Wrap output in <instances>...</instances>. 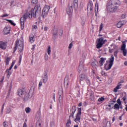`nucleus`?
<instances>
[{
    "label": "nucleus",
    "mask_w": 127,
    "mask_h": 127,
    "mask_svg": "<svg viewBox=\"0 0 127 127\" xmlns=\"http://www.w3.org/2000/svg\"><path fill=\"white\" fill-rule=\"evenodd\" d=\"M121 4L120 0H110L108 1L106 8L108 12L110 13H114L115 11H117V9L118 8L119 4Z\"/></svg>",
    "instance_id": "nucleus-1"
},
{
    "label": "nucleus",
    "mask_w": 127,
    "mask_h": 127,
    "mask_svg": "<svg viewBox=\"0 0 127 127\" xmlns=\"http://www.w3.org/2000/svg\"><path fill=\"white\" fill-rule=\"evenodd\" d=\"M36 6L35 7V8L32 9L29 13H25L22 17L20 18V23H21V29L23 30L24 29V21H26V19L28 18L30 19L32 17V15L33 17H36V12L37 10L35 9Z\"/></svg>",
    "instance_id": "nucleus-2"
},
{
    "label": "nucleus",
    "mask_w": 127,
    "mask_h": 127,
    "mask_svg": "<svg viewBox=\"0 0 127 127\" xmlns=\"http://www.w3.org/2000/svg\"><path fill=\"white\" fill-rule=\"evenodd\" d=\"M17 94L20 97H22L23 100L25 101V102H26L29 98V95H28V93L25 92V91H22L21 89H18L17 90Z\"/></svg>",
    "instance_id": "nucleus-3"
},
{
    "label": "nucleus",
    "mask_w": 127,
    "mask_h": 127,
    "mask_svg": "<svg viewBox=\"0 0 127 127\" xmlns=\"http://www.w3.org/2000/svg\"><path fill=\"white\" fill-rule=\"evenodd\" d=\"M109 48V53H113L114 50H116L114 52V56L117 58V57H118V54L119 53V48H118V46H116L115 44H112Z\"/></svg>",
    "instance_id": "nucleus-4"
},
{
    "label": "nucleus",
    "mask_w": 127,
    "mask_h": 127,
    "mask_svg": "<svg viewBox=\"0 0 127 127\" xmlns=\"http://www.w3.org/2000/svg\"><path fill=\"white\" fill-rule=\"evenodd\" d=\"M17 47L20 52H21V51L23 50V40L17 39L16 42V46L14 47L15 51L16 50Z\"/></svg>",
    "instance_id": "nucleus-5"
},
{
    "label": "nucleus",
    "mask_w": 127,
    "mask_h": 127,
    "mask_svg": "<svg viewBox=\"0 0 127 127\" xmlns=\"http://www.w3.org/2000/svg\"><path fill=\"white\" fill-rule=\"evenodd\" d=\"M107 40L104 39V38H98L97 39V44L96 45V48L100 49V48L103 47V45L107 42Z\"/></svg>",
    "instance_id": "nucleus-6"
},
{
    "label": "nucleus",
    "mask_w": 127,
    "mask_h": 127,
    "mask_svg": "<svg viewBox=\"0 0 127 127\" xmlns=\"http://www.w3.org/2000/svg\"><path fill=\"white\" fill-rule=\"evenodd\" d=\"M82 115V109L81 108H77V113L75 115V119L74 122L75 123H80L81 120V115Z\"/></svg>",
    "instance_id": "nucleus-7"
},
{
    "label": "nucleus",
    "mask_w": 127,
    "mask_h": 127,
    "mask_svg": "<svg viewBox=\"0 0 127 127\" xmlns=\"http://www.w3.org/2000/svg\"><path fill=\"white\" fill-rule=\"evenodd\" d=\"M73 9H74V2H69L66 9L67 14H71V13L73 12Z\"/></svg>",
    "instance_id": "nucleus-8"
},
{
    "label": "nucleus",
    "mask_w": 127,
    "mask_h": 127,
    "mask_svg": "<svg viewBox=\"0 0 127 127\" xmlns=\"http://www.w3.org/2000/svg\"><path fill=\"white\" fill-rule=\"evenodd\" d=\"M49 9H50V6L49 5H46L44 7L42 13V16L43 18L46 17L48 15V11H49Z\"/></svg>",
    "instance_id": "nucleus-9"
},
{
    "label": "nucleus",
    "mask_w": 127,
    "mask_h": 127,
    "mask_svg": "<svg viewBox=\"0 0 127 127\" xmlns=\"http://www.w3.org/2000/svg\"><path fill=\"white\" fill-rule=\"evenodd\" d=\"M80 78V83L82 84V82L83 81H85L87 84V85H90L91 83L90 82V79L88 78L85 75V74H81Z\"/></svg>",
    "instance_id": "nucleus-10"
},
{
    "label": "nucleus",
    "mask_w": 127,
    "mask_h": 127,
    "mask_svg": "<svg viewBox=\"0 0 127 127\" xmlns=\"http://www.w3.org/2000/svg\"><path fill=\"white\" fill-rule=\"evenodd\" d=\"M109 64L108 65V67H107L106 68V70L108 71V70H110L112 68V66L113 65H114V61H115V57H114V56H111V58L109 59Z\"/></svg>",
    "instance_id": "nucleus-11"
},
{
    "label": "nucleus",
    "mask_w": 127,
    "mask_h": 127,
    "mask_svg": "<svg viewBox=\"0 0 127 127\" xmlns=\"http://www.w3.org/2000/svg\"><path fill=\"white\" fill-rule=\"evenodd\" d=\"M126 47H127V45H126V43L124 42L123 43V45L121 46V50L123 51V54L124 56H127V50L126 49Z\"/></svg>",
    "instance_id": "nucleus-12"
},
{
    "label": "nucleus",
    "mask_w": 127,
    "mask_h": 127,
    "mask_svg": "<svg viewBox=\"0 0 127 127\" xmlns=\"http://www.w3.org/2000/svg\"><path fill=\"white\" fill-rule=\"evenodd\" d=\"M59 95L60 96L59 97V102L60 104L61 105H62L63 104V90H60L59 91Z\"/></svg>",
    "instance_id": "nucleus-13"
},
{
    "label": "nucleus",
    "mask_w": 127,
    "mask_h": 127,
    "mask_svg": "<svg viewBox=\"0 0 127 127\" xmlns=\"http://www.w3.org/2000/svg\"><path fill=\"white\" fill-rule=\"evenodd\" d=\"M76 111H77V108L76 107V106H72L70 109L71 113H70V116H69V118L72 117V118L74 119V115L76 112Z\"/></svg>",
    "instance_id": "nucleus-14"
},
{
    "label": "nucleus",
    "mask_w": 127,
    "mask_h": 127,
    "mask_svg": "<svg viewBox=\"0 0 127 127\" xmlns=\"http://www.w3.org/2000/svg\"><path fill=\"white\" fill-rule=\"evenodd\" d=\"M42 80L44 84H45L47 82V81L48 80V75H47V73L45 72L43 74Z\"/></svg>",
    "instance_id": "nucleus-15"
},
{
    "label": "nucleus",
    "mask_w": 127,
    "mask_h": 127,
    "mask_svg": "<svg viewBox=\"0 0 127 127\" xmlns=\"http://www.w3.org/2000/svg\"><path fill=\"white\" fill-rule=\"evenodd\" d=\"M68 85H69V76H65L64 80V86L66 87V88H68Z\"/></svg>",
    "instance_id": "nucleus-16"
},
{
    "label": "nucleus",
    "mask_w": 127,
    "mask_h": 127,
    "mask_svg": "<svg viewBox=\"0 0 127 127\" xmlns=\"http://www.w3.org/2000/svg\"><path fill=\"white\" fill-rule=\"evenodd\" d=\"M0 48L1 49H2L3 50L6 49V43H5V42L0 41Z\"/></svg>",
    "instance_id": "nucleus-17"
},
{
    "label": "nucleus",
    "mask_w": 127,
    "mask_h": 127,
    "mask_svg": "<svg viewBox=\"0 0 127 127\" xmlns=\"http://www.w3.org/2000/svg\"><path fill=\"white\" fill-rule=\"evenodd\" d=\"M114 108V102H111L108 104V106L107 107V110L108 111H111V110Z\"/></svg>",
    "instance_id": "nucleus-18"
},
{
    "label": "nucleus",
    "mask_w": 127,
    "mask_h": 127,
    "mask_svg": "<svg viewBox=\"0 0 127 127\" xmlns=\"http://www.w3.org/2000/svg\"><path fill=\"white\" fill-rule=\"evenodd\" d=\"M94 8V5L93 4V2H89L88 4L87 9H89V10H93Z\"/></svg>",
    "instance_id": "nucleus-19"
},
{
    "label": "nucleus",
    "mask_w": 127,
    "mask_h": 127,
    "mask_svg": "<svg viewBox=\"0 0 127 127\" xmlns=\"http://www.w3.org/2000/svg\"><path fill=\"white\" fill-rule=\"evenodd\" d=\"M107 60V58H100V60L99 61V63L100 64V66H103L104 63H105V61Z\"/></svg>",
    "instance_id": "nucleus-20"
},
{
    "label": "nucleus",
    "mask_w": 127,
    "mask_h": 127,
    "mask_svg": "<svg viewBox=\"0 0 127 127\" xmlns=\"http://www.w3.org/2000/svg\"><path fill=\"white\" fill-rule=\"evenodd\" d=\"M9 31H10V28L9 27H5L4 28L3 32L5 34H8V33H9Z\"/></svg>",
    "instance_id": "nucleus-21"
},
{
    "label": "nucleus",
    "mask_w": 127,
    "mask_h": 127,
    "mask_svg": "<svg viewBox=\"0 0 127 127\" xmlns=\"http://www.w3.org/2000/svg\"><path fill=\"white\" fill-rule=\"evenodd\" d=\"M97 64H98V62H97L96 60H94L91 63V66H92L93 68H97Z\"/></svg>",
    "instance_id": "nucleus-22"
},
{
    "label": "nucleus",
    "mask_w": 127,
    "mask_h": 127,
    "mask_svg": "<svg viewBox=\"0 0 127 127\" xmlns=\"http://www.w3.org/2000/svg\"><path fill=\"white\" fill-rule=\"evenodd\" d=\"M78 71L79 73H81L82 71H84V65H83V64H80L79 66L78 67Z\"/></svg>",
    "instance_id": "nucleus-23"
},
{
    "label": "nucleus",
    "mask_w": 127,
    "mask_h": 127,
    "mask_svg": "<svg viewBox=\"0 0 127 127\" xmlns=\"http://www.w3.org/2000/svg\"><path fill=\"white\" fill-rule=\"evenodd\" d=\"M29 40L31 43H33V42L35 41V38H34V36H33V35H31L29 37Z\"/></svg>",
    "instance_id": "nucleus-24"
},
{
    "label": "nucleus",
    "mask_w": 127,
    "mask_h": 127,
    "mask_svg": "<svg viewBox=\"0 0 127 127\" xmlns=\"http://www.w3.org/2000/svg\"><path fill=\"white\" fill-rule=\"evenodd\" d=\"M124 22L123 21H121L120 22H119L117 23V27L118 28H121V27H122V26H123V25H124Z\"/></svg>",
    "instance_id": "nucleus-25"
},
{
    "label": "nucleus",
    "mask_w": 127,
    "mask_h": 127,
    "mask_svg": "<svg viewBox=\"0 0 127 127\" xmlns=\"http://www.w3.org/2000/svg\"><path fill=\"white\" fill-rule=\"evenodd\" d=\"M121 86H122L121 84L119 83V84L114 88V92H118V90H120L121 89Z\"/></svg>",
    "instance_id": "nucleus-26"
},
{
    "label": "nucleus",
    "mask_w": 127,
    "mask_h": 127,
    "mask_svg": "<svg viewBox=\"0 0 127 127\" xmlns=\"http://www.w3.org/2000/svg\"><path fill=\"white\" fill-rule=\"evenodd\" d=\"M57 33H58V29H57V28L54 29L53 30V36H54V37H55V36H56V35H57Z\"/></svg>",
    "instance_id": "nucleus-27"
},
{
    "label": "nucleus",
    "mask_w": 127,
    "mask_h": 127,
    "mask_svg": "<svg viewBox=\"0 0 127 127\" xmlns=\"http://www.w3.org/2000/svg\"><path fill=\"white\" fill-rule=\"evenodd\" d=\"M114 110H118V111H120V105L116 103L114 106Z\"/></svg>",
    "instance_id": "nucleus-28"
},
{
    "label": "nucleus",
    "mask_w": 127,
    "mask_h": 127,
    "mask_svg": "<svg viewBox=\"0 0 127 127\" xmlns=\"http://www.w3.org/2000/svg\"><path fill=\"white\" fill-rule=\"evenodd\" d=\"M14 64H15V62L13 61L12 62V64H11V66H10V67L9 68V69L6 70V72H7V71H10V70H11V69H12V67H13V66L14 65Z\"/></svg>",
    "instance_id": "nucleus-29"
},
{
    "label": "nucleus",
    "mask_w": 127,
    "mask_h": 127,
    "mask_svg": "<svg viewBox=\"0 0 127 127\" xmlns=\"http://www.w3.org/2000/svg\"><path fill=\"white\" fill-rule=\"evenodd\" d=\"M5 20L6 21H8V22L9 23H10V24H11L13 26H15V25H16V24H15V23H13V21L11 20L6 19Z\"/></svg>",
    "instance_id": "nucleus-30"
},
{
    "label": "nucleus",
    "mask_w": 127,
    "mask_h": 127,
    "mask_svg": "<svg viewBox=\"0 0 127 127\" xmlns=\"http://www.w3.org/2000/svg\"><path fill=\"white\" fill-rule=\"evenodd\" d=\"M98 10H99V4L98 3H96L95 7V12H98Z\"/></svg>",
    "instance_id": "nucleus-31"
},
{
    "label": "nucleus",
    "mask_w": 127,
    "mask_h": 127,
    "mask_svg": "<svg viewBox=\"0 0 127 127\" xmlns=\"http://www.w3.org/2000/svg\"><path fill=\"white\" fill-rule=\"evenodd\" d=\"M47 52L48 55H50V54H51V47L50 46L48 47Z\"/></svg>",
    "instance_id": "nucleus-32"
},
{
    "label": "nucleus",
    "mask_w": 127,
    "mask_h": 127,
    "mask_svg": "<svg viewBox=\"0 0 127 127\" xmlns=\"http://www.w3.org/2000/svg\"><path fill=\"white\" fill-rule=\"evenodd\" d=\"M25 111L27 114H28L30 113V111H31V109H30V108L27 107L25 108Z\"/></svg>",
    "instance_id": "nucleus-33"
},
{
    "label": "nucleus",
    "mask_w": 127,
    "mask_h": 127,
    "mask_svg": "<svg viewBox=\"0 0 127 127\" xmlns=\"http://www.w3.org/2000/svg\"><path fill=\"white\" fill-rule=\"evenodd\" d=\"M103 101H105V98L104 97L99 98L98 100V102L99 103H102V102H103Z\"/></svg>",
    "instance_id": "nucleus-34"
},
{
    "label": "nucleus",
    "mask_w": 127,
    "mask_h": 127,
    "mask_svg": "<svg viewBox=\"0 0 127 127\" xmlns=\"http://www.w3.org/2000/svg\"><path fill=\"white\" fill-rule=\"evenodd\" d=\"M66 125V127H70V126H71V121L70 120H67V122Z\"/></svg>",
    "instance_id": "nucleus-35"
},
{
    "label": "nucleus",
    "mask_w": 127,
    "mask_h": 127,
    "mask_svg": "<svg viewBox=\"0 0 127 127\" xmlns=\"http://www.w3.org/2000/svg\"><path fill=\"white\" fill-rule=\"evenodd\" d=\"M85 21H86V19L85 18H83V19H81V24H82V25H84V24H85Z\"/></svg>",
    "instance_id": "nucleus-36"
},
{
    "label": "nucleus",
    "mask_w": 127,
    "mask_h": 127,
    "mask_svg": "<svg viewBox=\"0 0 127 127\" xmlns=\"http://www.w3.org/2000/svg\"><path fill=\"white\" fill-rule=\"evenodd\" d=\"M11 112V109L10 108H7V110L6 111V114H9Z\"/></svg>",
    "instance_id": "nucleus-37"
},
{
    "label": "nucleus",
    "mask_w": 127,
    "mask_h": 127,
    "mask_svg": "<svg viewBox=\"0 0 127 127\" xmlns=\"http://www.w3.org/2000/svg\"><path fill=\"white\" fill-rule=\"evenodd\" d=\"M44 60L46 61H47V60H48V55H47V54H46L45 56H44Z\"/></svg>",
    "instance_id": "nucleus-38"
},
{
    "label": "nucleus",
    "mask_w": 127,
    "mask_h": 127,
    "mask_svg": "<svg viewBox=\"0 0 127 127\" xmlns=\"http://www.w3.org/2000/svg\"><path fill=\"white\" fill-rule=\"evenodd\" d=\"M38 2V0H32V3H33L34 4H36Z\"/></svg>",
    "instance_id": "nucleus-39"
},
{
    "label": "nucleus",
    "mask_w": 127,
    "mask_h": 127,
    "mask_svg": "<svg viewBox=\"0 0 127 127\" xmlns=\"http://www.w3.org/2000/svg\"><path fill=\"white\" fill-rule=\"evenodd\" d=\"M7 16H8V14L5 13L0 16V17L3 18V17H7Z\"/></svg>",
    "instance_id": "nucleus-40"
},
{
    "label": "nucleus",
    "mask_w": 127,
    "mask_h": 127,
    "mask_svg": "<svg viewBox=\"0 0 127 127\" xmlns=\"http://www.w3.org/2000/svg\"><path fill=\"white\" fill-rule=\"evenodd\" d=\"M117 103L119 105V106H121L122 105V102H121V100L120 99H118L117 101Z\"/></svg>",
    "instance_id": "nucleus-41"
},
{
    "label": "nucleus",
    "mask_w": 127,
    "mask_h": 127,
    "mask_svg": "<svg viewBox=\"0 0 127 127\" xmlns=\"http://www.w3.org/2000/svg\"><path fill=\"white\" fill-rule=\"evenodd\" d=\"M99 31H102V30L103 29V24L101 23L100 25V27H99Z\"/></svg>",
    "instance_id": "nucleus-42"
},
{
    "label": "nucleus",
    "mask_w": 127,
    "mask_h": 127,
    "mask_svg": "<svg viewBox=\"0 0 127 127\" xmlns=\"http://www.w3.org/2000/svg\"><path fill=\"white\" fill-rule=\"evenodd\" d=\"M63 34V30H60L59 35H60V36H62Z\"/></svg>",
    "instance_id": "nucleus-43"
},
{
    "label": "nucleus",
    "mask_w": 127,
    "mask_h": 127,
    "mask_svg": "<svg viewBox=\"0 0 127 127\" xmlns=\"http://www.w3.org/2000/svg\"><path fill=\"white\" fill-rule=\"evenodd\" d=\"M107 127H111V123L110 122H107L106 124Z\"/></svg>",
    "instance_id": "nucleus-44"
},
{
    "label": "nucleus",
    "mask_w": 127,
    "mask_h": 127,
    "mask_svg": "<svg viewBox=\"0 0 127 127\" xmlns=\"http://www.w3.org/2000/svg\"><path fill=\"white\" fill-rule=\"evenodd\" d=\"M73 46V44H72V43H70L69 45V46H68V48L69 49H71V48H72V47Z\"/></svg>",
    "instance_id": "nucleus-45"
},
{
    "label": "nucleus",
    "mask_w": 127,
    "mask_h": 127,
    "mask_svg": "<svg viewBox=\"0 0 127 127\" xmlns=\"http://www.w3.org/2000/svg\"><path fill=\"white\" fill-rule=\"evenodd\" d=\"M41 86H42V81H40L39 83V88H40V87H41Z\"/></svg>",
    "instance_id": "nucleus-46"
},
{
    "label": "nucleus",
    "mask_w": 127,
    "mask_h": 127,
    "mask_svg": "<svg viewBox=\"0 0 127 127\" xmlns=\"http://www.w3.org/2000/svg\"><path fill=\"white\" fill-rule=\"evenodd\" d=\"M51 127H55V125H54V123H53V122L51 123Z\"/></svg>",
    "instance_id": "nucleus-47"
},
{
    "label": "nucleus",
    "mask_w": 127,
    "mask_h": 127,
    "mask_svg": "<svg viewBox=\"0 0 127 127\" xmlns=\"http://www.w3.org/2000/svg\"><path fill=\"white\" fill-rule=\"evenodd\" d=\"M32 27L34 28V29H37V26L34 25L32 26Z\"/></svg>",
    "instance_id": "nucleus-48"
},
{
    "label": "nucleus",
    "mask_w": 127,
    "mask_h": 127,
    "mask_svg": "<svg viewBox=\"0 0 127 127\" xmlns=\"http://www.w3.org/2000/svg\"><path fill=\"white\" fill-rule=\"evenodd\" d=\"M6 72H7L8 76H10V75H11V72L10 71H9V70H8L7 71H6Z\"/></svg>",
    "instance_id": "nucleus-49"
},
{
    "label": "nucleus",
    "mask_w": 127,
    "mask_h": 127,
    "mask_svg": "<svg viewBox=\"0 0 127 127\" xmlns=\"http://www.w3.org/2000/svg\"><path fill=\"white\" fill-rule=\"evenodd\" d=\"M124 115H125V113H124V114H123L121 116H120V117H119V120H120V121H122V118H123V116H124Z\"/></svg>",
    "instance_id": "nucleus-50"
},
{
    "label": "nucleus",
    "mask_w": 127,
    "mask_h": 127,
    "mask_svg": "<svg viewBox=\"0 0 127 127\" xmlns=\"http://www.w3.org/2000/svg\"><path fill=\"white\" fill-rule=\"evenodd\" d=\"M3 125L4 127H8L7 125H6V123H5V122H3Z\"/></svg>",
    "instance_id": "nucleus-51"
},
{
    "label": "nucleus",
    "mask_w": 127,
    "mask_h": 127,
    "mask_svg": "<svg viewBox=\"0 0 127 127\" xmlns=\"http://www.w3.org/2000/svg\"><path fill=\"white\" fill-rule=\"evenodd\" d=\"M44 30H45V31H47V30H48V29H49V28L48 27H47V26H45V27H44Z\"/></svg>",
    "instance_id": "nucleus-52"
},
{
    "label": "nucleus",
    "mask_w": 127,
    "mask_h": 127,
    "mask_svg": "<svg viewBox=\"0 0 127 127\" xmlns=\"http://www.w3.org/2000/svg\"><path fill=\"white\" fill-rule=\"evenodd\" d=\"M36 46V45H33L32 48H31V50H34V49H35Z\"/></svg>",
    "instance_id": "nucleus-53"
},
{
    "label": "nucleus",
    "mask_w": 127,
    "mask_h": 127,
    "mask_svg": "<svg viewBox=\"0 0 127 127\" xmlns=\"http://www.w3.org/2000/svg\"><path fill=\"white\" fill-rule=\"evenodd\" d=\"M3 109H4V103L3 104L2 106V109H1V112H3Z\"/></svg>",
    "instance_id": "nucleus-54"
},
{
    "label": "nucleus",
    "mask_w": 127,
    "mask_h": 127,
    "mask_svg": "<svg viewBox=\"0 0 127 127\" xmlns=\"http://www.w3.org/2000/svg\"><path fill=\"white\" fill-rule=\"evenodd\" d=\"M23 127H27V125L26 124V123H24L23 126Z\"/></svg>",
    "instance_id": "nucleus-55"
},
{
    "label": "nucleus",
    "mask_w": 127,
    "mask_h": 127,
    "mask_svg": "<svg viewBox=\"0 0 127 127\" xmlns=\"http://www.w3.org/2000/svg\"><path fill=\"white\" fill-rule=\"evenodd\" d=\"M122 99L123 100V101H126L127 100V97L124 96V97H123Z\"/></svg>",
    "instance_id": "nucleus-56"
},
{
    "label": "nucleus",
    "mask_w": 127,
    "mask_h": 127,
    "mask_svg": "<svg viewBox=\"0 0 127 127\" xmlns=\"http://www.w3.org/2000/svg\"><path fill=\"white\" fill-rule=\"evenodd\" d=\"M53 99H54V102H55V93H54Z\"/></svg>",
    "instance_id": "nucleus-57"
},
{
    "label": "nucleus",
    "mask_w": 127,
    "mask_h": 127,
    "mask_svg": "<svg viewBox=\"0 0 127 127\" xmlns=\"http://www.w3.org/2000/svg\"><path fill=\"white\" fill-rule=\"evenodd\" d=\"M92 121H93V122H96L97 119H96L95 118H92Z\"/></svg>",
    "instance_id": "nucleus-58"
},
{
    "label": "nucleus",
    "mask_w": 127,
    "mask_h": 127,
    "mask_svg": "<svg viewBox=\"0 0 127 127\" xmlns=\"http://www.w3.org/2000/svg\"><path fill=\"white\" fill-rule=\"evenodd\" d=\"M115 122V117H114L112 119V123H114Z\"/></svg>",
    "instance_id": "nucleus-59"
},
{
    "label": "nucleus",
    "mask_w": 127,
    "mask_h": 127,
    "mask_svg": "<svg viewBox=\"0 0 127 127\" xmlns=\"http://www.w3.org/2000/svg\"><path fill=\"white\" fill-rule=\"evenodd\" d=\"M14 69H17V65H15L14 67Z\"/></svg>",
    "instance_id": "nucleus-60"
},
{
    "label": "nucleus",
    "mask_w": 127,
    "mask_h": 127,
    "mask_svg": "<svg viewBox=\"0 0 127 127\" xmlns=\"http://www.w3.org/2000/svg\"><path fill=\"white\" fill-rule=\"evenodd\" d=\"M78 107H82V103H79L78 104Z\"/></svg>",
    "instance_id": "nucleus-61"
},
{
    "label": "nucleus",
    "mask_w": 127,
    "mask_h": 127,
    "mask_svg": "<svg viewBox=\"0 0 127 127\" xmlns=\"http://www.w3.org/2000/svg\"><path fill=\"white\" fill-rule=\"evenodd\" d=\"M118 40L119 41H121V36H119V37H118Z\"/></svg>",
    "instance_id": "nucleus-62"
},
{
    "label": "nucleus",
    "mask_w": 127,
    "mask_h": 127,
    "mask_svg": "<svg viewBox=\"0 0 127 127\" xmlns=\"http://www.w3.org/2000/svg\"><path fill=\"white\" fill-rule=\"evenodd\" d=\"M124 64L126 65V66H127V62H125L124 63Z\"/></svg>",
    "instance_id": "nucleus-63"
},
{
    "label": "nucleus",
    "mask_w": 127,
    "mask_h": 127,
    "mask_svg": "<svg viewBox=\"0 0 127 127\" xmlns=\"http://www.w3.org/2000/svg\"><path fill=\"white\" fill-rule=\"evenodd\" d=\"M126 107L125 108L126 111L127 112V105H126Z\"/></svg>",
    "instance_id": "nucleus-64"
}]
</instances>
